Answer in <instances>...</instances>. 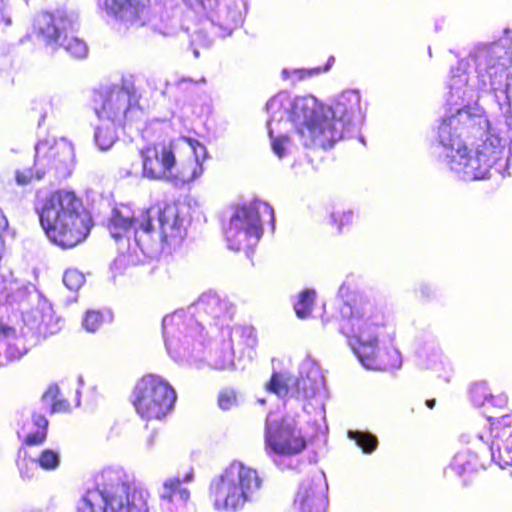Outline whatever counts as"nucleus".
<instances>
[{"mask_svg": "<svg viewBox=\"0 0 512 512\" xmlns=\"http://www.w3.org/2000/svg\"><path fill=\"white\" fill-rule=\"evenodd\" d=\"M188 224L185 207L175 203L157 204L139 216L129 206L121 205L112 211L109 231L122 261L137 265L178 247L186 237Z\"/></svg>", "mask_w": 512, "mask_h": 512, "instance_id": "1", "label": "nucleus"}, {"mask_svg": "<svg viewBox=\"0 0 512 512\" xmlns=\"http://www.w3.org/2000/svg\"><path fill=\"white\" fill-rule=\"evenodd\" d=\"M339 331L348 339L360 362L369 369L389 370L398 363V354L379 347V337L386 327L385 314L364 299L353 277L341 284L338 290Z\"/></svg>", "mask_w": 512, "mask_h": 512, "instance_id": "2", "label": "nucleus"}, {"mask_svg": "<svg viewBox=\"0 0 512 512\" xmlns=\"http://www.w3.org/2000/svg\"><path fill=\"white\" fill-rule=\"evenodd\" d=\"M34 208L49 240L64 249L75 247L90 233L91 216L72 191L58 190L39 196Z\"/></svg>", "mask_w": 512, "mask_h": 512, "instance_id": "3", "label": "nucleus"}, {"mask_svg": "<svg viewBox=\"0 0 512 512\" xmlns=\"http://www.w3.org/2000/svg\"><path fill=\"white\" fill-rule=\"evenodd\" d=\"M149 492L121 467H107L77 504V512H148Z\"/></svg>", "mask_w": 512, "mask_h": 512, "instance_id": "4", "label": "nucleus"}, {"mask_svg": "<svg viewBox=\"0 0 512 512\" xmlns=\"http://www.w3.org/2000/svg\"><path fill=\"white\" fill-rule=\"evenodd\" d=\"M171 335H164V345L171 359L179 364L200 367L207 364L216 370H230L235 367L233 339H227L218 333L209 331L199 333L198 326L178 322L171 330Z\"/></svg>", "mask_w": 512, "mask_h": 512, "instance_id": "5", "label": "nucleus"}, {"mask_svg": "<svg viewBox=\"0 0 512 512\" xmlns=\"http://www.w3.org/2000/svg\"><path fill=\"white\" fill-rule=\"evenodd\" d=\"M235 313L236 306L227 296L208 291L187 309L176 310L164 316L162 336L171 335V330L179 321L187 326H192V322L195 323L199 328V333L209 331L210 334H222L223 329L230 326Z\"/></svg>", "mask_w": 512, "mask_h": 512, "instance_id": "6", "label": "nucleus"}, {"mask_svg": "<svg viewBox=\"0 0 512 512\" xmlns=\"http://www.w3.org/2000/svg\"><path fill=\"white\" fill-rule=\"evenodd\" d=\"M261 479L255 469L232 462L210 483V498L219 512H238L259 490Z\"/></svg>", "mask_w": 512, "mask_h": 512, "instance_id": "7", "label": "nucleus"}, {"mask_svg": "<svg viewBox=\"0 0 512 512\" xmlns=\"http://www.w3.org/2000/svg\"><path fill=\"white\" fill-rule=\"evenodd\" d=\"M329 106L311 96L296 97L290 107L291 120L300 122L302 143L308 148H331L341 139V129L327 118Z\"/></svg>", "mask_w": 512, "mask_h": 512, "instance_id": "8", "label": "nucleus"}, {"mask_svg": "<svg viewBox=\"0 0 512 512\" xmlns=\"http://www.w3.org/2000/svg\"><path fill=\"white\" fill-rule=\"evenodd\" d=\"M265 217L273 224L274 211L268 203L261 200L236 207L228 225L224 227L228 248L234 251L243 250L250 257L262 236V221Z\"/></svg>", "mask_w": 512, "mask_h": 512, "instance_id": "9", "label": "nucleus"}, {"mask_svg": "<svg viewBox=\"0 0 512 512\" xmlns=\"http://www.w3.org/2000/svg\"><path fill=\"white\" fill-rule=\"evenodd\" d=\"M77 26V16L66 10H56L54 13L41 12L33 22V32L47 46L55 49L62 47L72 57L82 59L88 53L86 43L73 36Z\"/></svg>", "mask_w": 512, "mask_h": 512, "instance_id": "10", "label": "nucleus"}, {"mask_svg": "<svg viewBox=\"0 0 512 512\" xmlns=\"http://www.w3.org/2000/svg\"><path fill=\"white\" fill-rule=\"evenodd\" d=\"M176 399L173 387L155 374L143 376L135 385L132 395L136 412L146 420L164 418L172 411Z\"/></svg>", "mask_w": 512, "mask_h": 512, "instance_id": "11", "label": "nucleus"}, {"mask_svg": "<svg viewBox=\"0 0 512 512\" xmlns=\"http://www.w3.org/2000/svg\"><path fill=\"white\" fill-rule=\"evenodd\" d=\"M94 110L100 119L124 125L140 112L138 98L131 83L101 87L94 92Z\"/></svg>", "mask_w": 512, "mask_h": 512, "instance_id": "12", "label": "nucleus"}, {"mask_svg": "<svg viewBox=\"0 0 512 512\" xmlns=\"http://www.w3.org/2000/svg\"><path fill=\"white\" fill-rule=\"evenodd\" d=\"M195 12H204L211 34L225 38L240 27L247 11V0H184Z\"/></svg>", "mask_w": 512, "mask_h": 512, "instance_id": "13", "label": "nucleus"}, {"mask_svg": "<svg viewBox=\"0 0 512 512\" xmlns=\"http://www.w3.org/2000/svg\"><path fill=\"white\" fill-rule=\"evenodd\" d=\"M22 294L35 306L23 313L25 332L30 342L35 344L40 337L56 334L60 329V319L55 317L51 303L33 285L23 286Z\"/></svg>", "mask_w": 512, "mask_h": 512, "instance_id": "14", "label": "nucleus"}, {"mask_svg": "<svg viewBox=\"0 0 512 512\" xmlns=\"http://www.w3.org/2000/svg\"><path fill=\"white\" fill-rule=\"evenodd\" d=\"M475 71L481 87L505 90L512 79V57L504 47L487 48L477 57Z\"/></svg>", "mask_w": 512, "mask_h": 512, "instance_id": "15", "label": "nucleus"}, {"mask_svg": "<svg viewBox=\"0 0 512 512\" xmlns=\"http://www.w3.org/2000/svg\"><path fill=\"white\" fill-rule=\"evenodd\" d=\"M73 158V147L66 140L39 141L35 146L36 176L44 178L47 171L54 170L55 178H66L71 173Z\"/></svg>", "mask_w": 512, "mask_h": 512, "instance_id": "16", "label": "nucleus"}, {"mask_svg": "<svg viewBox=\"0 0 512 512\" xmlns=\"http://www.w3.org/2000/svg\"><path fill=\"white\" fill-rule=\"evenodd\" d=\"M504 153V146L501 140L493 135L488 136L478 147L474 156L470 155L468 148L461 154V160H458V167L452 166V169H463L478 177L485 174L499 160Z\"/></svg>", "mask_w": 512, "mask_h": 512, "instance_id": "17", "label": "nucleus"}, {"mask_svg": "<svg viewBox=\"0 0 512 512\" xmlns=\"http://www.w3.org/2000/svg\"><path fill=\"white\" fill-rule=\"evenodd\" d=\"M269 118L267 127L273 152L282 158L285 155V145L288 140V93L280 92L272 97L267 105Z\"/></svg>", "mask_w": 512, "mask_h": 512, "instance_id": "18", "label": "nucleus"}, {"mask_svg": "<svg viewBox=\"0 0 512 512\" xmlns=\"http://www.w3.org/2000/svg\"><path fill=\"white\" fill-rule=\"evenodd\" d=\"M265 451L281 470L288 467V423L285 414H268L265 422Z\"/></svg>", "mask_w": 512, "mask_h": 512, "instance_id": "19", "label": "nucleus"}, {"mask_svg": "<svg viewBox=\"0 0 512 512\" xmlns=\"http://www.w3.org/2000/svg\"><path fill=\"white\" fill-rule=\"evenodd\" d=\"M142 174L148 179L168 180L176 159L171 145L164 143L148 146L141 151Z\"/></svg>", "mask_w": 512, "mask_h": 512, "instance_id": "20", "label": "nucleus"}, {"mask_svg": "<svg viewBox=\"0 0 512 512\" xmlns=\"http://www.w3.org/2000/svg\"><path fill=\"white\" fill-rule=\"evenodd\" d=\"M193 479V469H190L182 478L179 476L167 478L159 489L161 509L165 512H178L184 508L190 498V491L183 484L192 482Z\"/></svg>", "mask_w": 512, "mask_h": 512, "instance_id": "21", "label": "nucleus"}, {"mask_svg": "<svg viewBox=\"0 0 512 512\" xmlns=\"http://www.w3.org/2000/svg\"><path fill=\"white\" fill-rule=\"evenodd\" d=\"M31 345L34 344L28 339L25 330L18 335L14 328L0 321V367L19 360Z\"/></svg>", "mask_w": 512, "mask_h": 512, "instance_id": "22", "label": "nucleus"}, {"mask_svg": "<svg viewBox=\"0 0 512 512\" xmlns=\"http://www.w3.org/2000/svg\"><path fill=\"white\" fill-rule=\"evenodd\" d=\"M98 5L107 15L130 24L132 26H143L142 18L146 15L145 6H140L138 0H98Z\"/></svg>", "mask_w": 512, "mask_h": 512, "instance_id": "23", "label": "nucleus"}, {"mask_svg": "<svg viewBox=\"0 0 512 512\" xmlns=\"http://www.w3.org/2000/svg\"><path fill=\"white\" fill-rule=\"evenodd\" d=\"M463 130L464 125L455 116L443 120L438 127V138L442 146L455 152L449 156L451 167H458V160H461V154L465 153L467 149L461 139Z\"/></svg>", "mask_w": 512, "mask_h": 512, "instance_id": "24", "label": "nucleus"}, {"mask_svg": "<svg viewBox=\"0 0 512 512\" xmlns=\"http://www.w3.org/2000/svg\"><path fill=\"white\" fill-rule=\"evenodd\" d=\"M361 113V98L360 95L354 91L342 93L335 102L329 106L327 118L330 122L336 123L337 127L341 129V137L343 130L351 120Z\"/></svg>", "mask_w": 512, "mask_h": 512, "instance_id": "25", "label": "nucleus"}, {"mask_svg": "<svg viewBox=\"0 0 512 512\" xmlns=\"http://www.w3.org/2000/svg\"><path fill=\"white\" fill-rule=\"evenodd\" d=\"M194 156L183 162L180 167L174 164L172 168V175L168 177V180L173 182L174 185H183L189 183L203 174V166L200 161V157L206 156V148L202 144L196 142V146L191 144Z\"/></svg>", "mask_w": 512, "mask_h": 512, "instance_id": "26", "label": "nucleus"}, {"mask_svg": "<svg viewBox=\"0 0 512 512\" xmlns=\"http://www.w3.org/2000/svg\"><path fill=\"white\" fill-rule=\"evenodd\" d=\"M495 435L491 444V456L500 467H512V433L496 422Z\"/></svg>", "mask_w": 512, "mask_h": 512, "instance_id": "27", "label": "nucleus"}, {"mask_svg": "<svg viewBox=\"0 0 512 512\" xmlns=\"http://www.w3.org/2000/svg\"><path fill=\"white\" fill-rule=\"evenodd\" d=\"M324 504L322 489H316L310 481L299 489L294 498V505L302 512H322Z\"/></svg>", "mask_w": 512, "mask_h": 512, "instance_id": "28", "label": "nucleus"}, {"mask_svg": "<svg viewBox=\"0 0 512 512\" xmlns=\"http://www.w3.org/2000/svg\"><path fill=\"white\" fill-rule=\"evenodd\" d=\"M319 388V379L316 371L301 372L290 387V398L304 402L315 397Z\"/></svg>", "mask_w": 512, "mask_h": 512, "instance_id": "29", "label": "nucleus"}, {"mask_svg": "<svg viewBox=\"0 0 512 512\" xmlns=\"http://www.w3.org/2000/svg\"><path fill=\"white\" fill-rule=\"evenodd\" d=\"M221 335L245 348L254 349L258 343L256 329L252 325L227 326Z\"/></svg>", "mask_w": 512, "mask_h": 512, "instance_id": "30", "label": "nucleus"}, {"mask_svg": "<svg viewBox=\"0 0 512 512\" xmlns=\"http://www.w3.org/2000/svg\"><path fill=\"white\" fill-rule=\"evenodd\" d=\"M316 296V290L313 288H305L297 295L293 309L299 319L303 320L311 316Z\"/></svg>", "mask_w": 512, "mask_h": 512, "instance_id": "31", "label": "nucleus"}, {"mask_svg": "<svg viewBox=\"0 0 512 512\" xmlns=\"http://www.w3.org/2000/svg\"><path fill=\"white\" fill-rule=\"evenodd\" d=\"M117 126L119 125L110 122L108 124H102L95 129L94 141L99 150L106 151L114 145L118 139L116 132Z\"/></svg>", "mask_w": 512, "mask_h": 512, "instance_id": "32", "label": "nucleus"}, {"mask_svg": "<svg viewBox=\"0 0 512 512\" xmlns=\"http://www.w3.org/2000/svg\"><path fill=\"white\" fill-rule=\"evenodd\" d=\"M483 463L476 454L470 452L459 453L454 459V467L458 473L474 472L482 467Z\"/></svg>", "mask_w": 512, "mask_h": 512, "instance_id": "33", "label": "nucleus"}, {"mask_svg": "<svg viewBox=\"0 0 512 512\" xmlns=\"http://www.w3.org/2000/svg\"><path fill=\"white\" fill-rule=\"evenodd\" d=\"M58 393V387L51 385L42 396L43 405L49 406L52 413L66 412L69 410V402L65 399H57Z\"/></svg>", "mask_w": 512, "mask_h": 512, "instance_id": "34", "label": "nucleus"}, {"mask_svg": "<svg viewBox=\"0 0 512 512\" xmlns=\"http://www.w3.org/2000/svg\"><path fill=\"white\" fill-rule=\"evenodd\" d=\"M33 458L36 465L46 471L56 470L61 462L60 452L55 449H43Z\"/></svg>", "mask_w": 512, "mask_h": 512, "instance_id": "35", "label": "nucleus"}, {"mask_svg": "<svg viewBox=\"0 0 512 512\" xmlns=\"http://www.w3.org/2000/svg\"><path fill=\"white\" fill-rule=\"evenodd\" d=\"M348 436L354 440L358 446H360L365 453L373 452L377 445V438L369 433L364 431H349Z\"/></svg>", "mask_w": 512, "mask_h": 512, "instance_id": "36", "label": "nucleus"}, {"mask_svg": "<svg viewBox=\"0 0 512 512\" xmlns=\"http://www.w3.org/2000/svg\"><path fill=\"white\" fill-rule=\"evenodd\" d=\"M21 453H23V457L17 462L20 476L23 480H31L34 478L38 466L36 465L33 456L29 455L26 450L20 451V454Z\"/></svg>", "mask_w": 512, "mask_h": 512, "instance_id": "37", "label": "nucleus"}, {"mask_svg": "<svg viewBox=\"0 0 512 512\" xmlns=\"http://www.w3.org/2000/svg\"><path fill=\"white\" fill-rule=\"evenodd\" d=\"M266 390L282 399L288 394V384L284 376L274 370L269 382L266 383Z\"/></svg>", "mask_w": 512, "mask_h": 512, "instance_id": "38", "label": "nucleus"}, {"mask_svg": "<svg viewBox=\"0 0 512 512\" xmlns=\"http://www.w3.org/2000/svg\"><path fill=\"white\" fill-rule=\"evenodd\" d=\"M239 393L233 388H224L218 395V406L221 410L227 411L240 405Z\"/></svg>", "mask_w": 512, "mask_h": 512, "instance_id": "39", "label": "nucleus"}, {"mask_svg": "<svg viewBox=\"0 0 512 512\" xmlns=\"http://www.w3.org/2000/svg\"><path fill=\"white\" fill-rule=\"evenodd\" d=\"M148 24L154 31H157L164 36H169L176 32L178 21L175 19V15L173 13L171 16H167L166 20L161 17L160 23H158L156 19H151Z\"/></svg>", "mask_w": 512, "mask_h": 512, "instance_id": "40", "label": "nucleus"}, {"mask_svg": "<svg viewBox=\"0 0 512 512\" xmlns=\"http://www.w3.org/2000/svg\"><path fill=\"white\" fill-rule=\"evenodd\" d=\"M63 283L69 290L78 291L85 283V276L81 271L69 268L63 274Z\"/></svg>", "mask_w": 512, "mask_h": 512, "instance_id": "41", "label": "nucleus"}, {"mask_svg": "<svg viewBox=\"0 0 512 512\" xmlns=\"http://www.w3.org/2000/svg\"><path fill=\"white\" fill-rule=\"evenodd\" d=\"M334 61L335 58L330 57L328 59V62L324 66H318L310 69H295L291 72V74L296 80L301 81L307 77H311L328 71L333 65Z\"/></svg>", "mask_w": 512, "mask_h": 512, "instance_id": "42", "label": "nucleus"}, {"mask_svg": "<svg viewBox=\"0 0 512 512\" xmlns=\"http://www.w3.org/2000/svg\"><path fill=\"white\" fill-rule=\"evenodd\" d=\"M104 317L100 311L89 310L83 319V327L88 332H95L102 325Z\"/></svg>", "mask_w": 512, "mask_h": 512, "instance_id": "43", "label": "nucleus"}, {"mask_svg": "<svg viewBox=\"0 0 512 512\" xmlns=\"http://www.w3.org/2000/svg\"><path fill=\"white\" fill-rule=\"evenodd\" d=\"M36 176V165L34 169L30 167L20 168L15 171V182L19 186H26L32 183L33 180H41Z\"/></svg>", "mask_w": 512, "mask_h": 512, "instance_id": "44", "label": "nucleus"}, {"mask_svg": "<svg viewBox=\"0 0 512 512\" xmlns=\"http://www.w3.org/2000/svg\"><path fill=\"white\" fill-rule=\"evenodd\" d=\"M307 441L304 436L295 429L290 430V454L300 453L305 449Z\"/></svg>", "mask_w": 512, "mask_h": 512, "instance_id": "45", "label": "nucleus"}, {"mask_svg": "<svg viewBox=\"0 0 512 512\" xmlns=\"http://www.w3.org/2000/svg\"><path fill=\"white\" fill-rule=\"evenodd\" d=\"M331 217L333 225H335L338 230H341L344 226L352 224L353 217L352 213L349 211L334 212Z\"/></svg>", "mask_w": 512, "mask_h": 512, "instance_id": "46", "label": "nucleus"}, {"mask_svg": "<svg viewBox=\"0 0 512 512\" xmlns=\"http://www.w3.org/2000/svg\"><path fill=\"white\" fill-rule=\"evenodd\" d=\"M47 431L46 430H36L35 432L28 433L25 438L26 446H35L43 443L46 439Z\"/></svg>", "mask_w": 512, "mask_h": 512, "instance_id": "47", "label": "nucleus"}, {"mask_svg": "<svg viewBox=\"0 0 512 512\" xmlns=\"http://www.w3.org/2000/svg\"><path fill=\"white\" fill-rule=\"evenodd\" d=\"M484 399L492 406H498L500 408L506 407L508 404V397L504 393L485 395Z\"/></svg>", "mask_w": 512, "mask_h": 512, "instance_id": "48", "label": "nucleus"}, {"mask_svg": "<svg viewBox=\"0 0 512 512\" xmlns=\"http://www.w3.org/2000/svg\"><path fill=\"white\" fill-rule=\"evenodd\" d=\"M12 23L11 13L4 0H0V27H8Z\"/></svg>", "mask_w": 512, "mask_h": 512, "instance_id": "49", "label": "nucleus"}, {"mask_svg": "<svg viewBox=\"0 0 512 512\" xmlns=\"http://www.w3.org/2000/svg\"><path fill=\"white\" fill-rule=\"evenodd\" d=\"M415 297L420 301L428 300L431 297V289L427 285H420L414 291Z\"/></svg>", "mask_w": 512, "mask_h": 512, "instance_id": "50", "label": "nucleus"}, {"mask_svg": "<svg viewBox=\"0 0 512 512\" xmlns=\"http://www.w3.org/2000/svg\"><path fill=\"white\" fill-rule=\"evenodd\" d=\"M32 421L34 426L37 427V430L43 429L47 431L48 420L45 416L34 413L32 416Z\"/></svg>", "mask_w": 512, "mask_h": 512, "instance_id": "51", "label": "nucleus"}, {"mask_svg": "<svg viewBox=\"0 0 512 512\" xmlns=\"http://www.w3.org/2000/svg\"><path fill=\"white\" fill-rule=\"evenodd\" d=\"M497 422L501 424V428H506L512 433V414L501 416Z\"/></svg>", "mask_w": 512, "mask_h": 512, "instance_id": "52", "label": "nucleus"}, {"mask_svg": "<svg viewBox=\"0 0 512 512\" xmlns=\"http://www.w3.org/2000/svg\"><path fill=\"white\" fill-rule=\"evenodd\" d=\"M196 83H197V82H193L191 79H185V78H183V79H181L180 81H178V83H177V84H178V86H179V88H180V89H185V88H186V86H187L188 84H196Z\"/></svg>", "mask_w": 512, "mask_h": 512, "instance_id": "53", "label": "nucleus"}, {"mask_svg": "<svg viewBox=\"0 0 512 512\" xmlns=\"http://www.w3.org/2000/svg\"><path fill=\"white\" fill-rule=\"evenodd\" d=\"M155 437H156V435L153 433V434H151V435L147 438V440H146V446H147V448H148V449H151V448L153 447V445H154V441H155Z\"/></svg>", "mask_w": 512, "mask_h": 512, "instance_id": "54", "label": "nucleus"}, {"mask_svg": "<svg viewBox=\"0 0 512 512\" xmlns=\"http://www.w3.org/2000/svg\"><path fill=\"white\" fill-rule=\"evenodd\" d=\"M425 403H426L428 408L433 409L435 407L436 400L433 399V398L432 399H427Z\"/></svg>", "mask_w": 512, "mask_h": 512, "instance_id": "55", "label": "nucleus"}, {"mask_svg": "<svg viewBox=\"0 0 512 512\" xmlns=\"http://www.w3.org/2000/svg\"><path fill=\"white\" fill-rule=\"evenodd\" d=\"M212 37H208L207 39H205V42H204V45L205 46H210L212 44Z\"/></svg>", "mask_w": 512, "mask_h": 512, "instance_id": "56", "label": "nucleus"}, {"mask_svg": "<svg viewBox=\"0 0 512 512\" xmlns=\"http://www.w3.org/2000/svg\"><path fill=\"white\" fill-rule=\"evenodd\" d=\"M282 76H283L284 79H287V77H288V68H283Z\"/></svg>", "mask_w": 512, "mask_h": 512, "instance_id": "57", "label": "nucleus"}, {"mask_svg": "<svg viewBox=\"0 0 512 512\" xmlns=\"http://www.w3.org/2000/svg\"><path fill=\"white\" fill-rule=\"evenodd\" d=\"M76 394H77L76 406H79L80 405V398H79L80 390H79V388L77 389Z\"/></svg>", "mask_w": 512, "mask_h": 512, "instance_id": "58", "label": "nucleus"}, {"mask_svg": "<svg viewBox=\"0 0 512 512\" xmlns=\"http://www.w3.org/2000/svg\"><path fill=\"white\" fill-rule=\"evenodd\" d=\"M258 402H259L260 404H262V405L266 403L265 399H263V398H259V399H258Z\"/></svg>", "mask_w": 512, "mask_h": 512, "instance_id": "59", "label": "nucleus"}, {"mask_svg": "<svg viewBox=\"0 0 512 512\" xmlns=\"http://www.w3.org/2000/svg\"><path fill=\"white\" fill-rule=\"evenodd\" d=\"M481 388H483V387H482V386H480V385L475 386V387H474V389H473V391H474V392H476L477 390H479V389H481Z\"/></svg>", "mask_w": 512, "mask_h": 512, "instance_id": "60", "label": "nucleus"}, {"mask_svg": "<svg viewBox=\"0 0 512 512\" xmlns=\"http://www.w3.org/2000/svg\"><path fill=\"white\" fill-rule=\"evenodd\" d=\"M78 381H79V384H80V386H81V385L83 384V379H82V377H79V378H78Z\"/></svg>", "mask_w": 512, "mask_h": 512, "instance_id": "61", "label": "nucleus"}, {"mask_svg": "<svg viewBox=\"0 0 512 512\" xmlns=\"http://www.w3.org/2000/svg\"><path fill=\"white\" fill-rule=\"evenodd\" d=\"M194 55H195L196 57H198L199 53H198V51H197V50H194Z\"/></svg>", "mask_w": 512, "mask_h": 512, "instance_id": "62", "label": "nucleus"}]
</instances>
